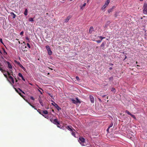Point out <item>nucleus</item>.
I'll return each instance as SVG.
<instances>
[{"label":"nucleus","instance_id":"47","mask_svg":"<svg viewBox=\"0 0 147 147\" xmlns=\"http://www.w3.org/2000/svg\"><path fill=\"white\" fill-rule=\"evenodd\" d=\"M19 90H20V91H21V92H22L23 93V94H24V92H23V91H22V90H21L20 89H19Z\"/></svg>","mask_w":147,"mask_h":147},{"label":"nucleus","instance_id":"30","mask_svg":"<svg viewBox=\"0 0 147 147\" xmlns=\"http://www.w3.org/2000/svg\"><path fill=\"white\" fill-rule=\"evenodd\" d=\"M99 37L101 39V41L103 39L105 38V37H102L101 36H99Z\"/></svg>","mask_w":147,"mask_h":147},{"label":"nucleus","instance_id":"2","mask_svg":"<svg viewBox=\"0 0 147 147\" xmlns=\"http://www.w3.org/2000/svg\"><path fill=\"white\" fill-rule=\"evenodd\" d=\"M143 13L145 14H147V3H144L143 7Z\"/></svg>","mask_w":147,"mask_h":147},{"label":"nucleus","instance_id":"11","mask_svg":"<svg viewBox=\"0 0 147 147\" xmlns=\"http://www.w3.org/2000/svg\"><path fill=\"white\" fill-rule=\"evenodd\" d=\"M6 62L7 64V65H8V67L10 69H12V66L10 64V63L8 61H6Z\"/></svg>","mask_w":147,"mask_h":147},{"label":"nucleus","instance_id":"17","mask_svg":"<svg viewBox=\"0 0 147 147\" xmlns=\"http://www.w3.org/2000/svg\"><path fill=\"white\" fill-rule=\"evenodd\" d=\"M47 51H48V53L49 55H51L52 54V51H51V49H50L49 50H48Z\"/></svg>","mask_w":147,"mask_h":147},{"label":"nucleus","instance_id":"16","mask_svg":"<svg viewBox=\"0 0 147 147\" xmlns=\"http://www.w3.org/2000/svg\"><path fill=\"white\" fill-rule=\"evenodd\" d=\"M120 12H117L115 13V17H117L118 16H119V13Z\"/></svg>","mask_w":147,"mask_h":147},{"label":"nucleus","instance_id":"23","mask_svg":"<svg viewBox=\"0 0 147 147\" xmlns=\"http://www.w3.org/2000/svg\"><path fill=\"white\" fill-rule=\"evenodd\" d=\"M11 14H12L13 15V16L12 17V18H15L16 17V15L15 14H14L13 13V12H11Z\"/></svg>","mask_w":147,"mask_h":147},{"label":"nucleus","instance_id":"21","mask_svg":"<svg viewBox=\"0 0 147 147\" xmlns=\"http://www.w3.org/2000/svg\"><path fill=\"white\" fill-rule=\"evenodd\" d=\"M27 9H26L24 12V14L25 16H26L27 15Z\"/></svg>","mask_w":147,"mask_h":147},{"label":"nucleus","instance_id":"57","mask_svg":"<svg viewBox=\"0 0 147 147\" xmlns=\"http://www.w3.org/2000/svg\"><path fill=\"white\" fill-rule=\"evenodd\" d=\"M105 96V95H103L102 96V97H104Z\"/></svg>","mask_w":147,"mask_h":147},{"label":"nucleus","instance_id":"13","mask_svg":"<svg viewBox=\"0 0 147 147\" xmlns=\"http://www.w3.org/2000/svg\"><path fill=\"white\" fill-rule=\"evenodd\" d=\"M18 76L19 77H21L22 78V80L23 81H25V79L24 78V77H23L22 74H21V73H19L18 74Z\"/></svg>","mask_w":147,"mask_h":147},{"label":"nucleus","instance_id":"26","mask_svg":"<svg viewBox=\"0 0 147 147\" xmlns=\"http://www.w3.org/2000/svg\"><path fill=\"white\" fill-rule=\"evenodd\" d=\"M38 111L39 113L41 115H42L43 116L45 117V116L43 114L42 111V112L39 111Z\"/></svg>","mask_w":147,"mask_h":147},{"label":"nucleus","instance_id":"48","mask_svg":"<svg viewBox=\"0 0 147 147\" xmlns=\"http://www.w3.org/2000/svg\"><path fill=\"white\" fill-rule=\"evenodd\" d=\"M109 128H109V127H108V128L107 129V132H109Z\"/></svg>","mask_w":147,"mask_h":147},{"label":"nucleus","instance_id":"59","mask_svg":"<svg viewBox=\"0 0 147 147\" xmlns=\"http://www.w3.org/2000/svg\"><path fill=\"white\" fill-rule=\"evenodd\" d=\"M143 0H140V1H142Z\"/></svg>","mask_w":147,"mask_h":147},{"label":"nucleus","instance_id":"33","mask_svg":"<svg viewBox=\"0 0 147 147\" xmlns=\"http://www.w3.org/2000/svg\"><path fill=\"white\" fill-rule=\"evenodd\" d=\"M113 125V123H111L109 125L108 127H109V128H110V127H111Z\"/></svg>","mask_w":147,"mask_h":147},{"label":"nucleus","instance_id":"61","mask_svg":"<svg viewBox=\"0 0 147 147\" xmlns=\"http://www.w3.org/2000/svg\"><path fill=\"white\" fill-rule=\"evenodd\" d=\"M73 0H69V1H73Z\"/></svg>","mask_w":147,"mask_h":147},{"label":"nucleus","instance_id":"51","mask_svg":"<svg viewBox=\"0 0 147 147\" xmlns=\"http://www.w3.org/2000/svg\"><path fill=\"white\" fill-rule=\"evenodd\" d=\"M112 69V67H110V68H109V70H111Z\"/></svg>","mask_w":147,"mask_h":147},{"label":"nucleus","instance_id":"29","mask_svg":"<svg viewBox=\"0 0 147 147\" xmlns=\"http://www.w3.org/2000/svg\"><path fill=\"white\" fill-rule=\"evenodd\" d=\"M106 43H104L103 42L101 45V47H104V45Z\"/></svg>","mask_w":147,"mask_h":147},{"label":"nucleus","instance_id":"14","mask_svg":"<svg viewBox=\"0 0 147 147\" xmlns=\"http://www.w3.org/2000/svg\"><path fill=\"white\" fill-rule=\"evenodd\" d=\"M70 18V16H68L66 18L65 20V22H67Z\"/></svg>","mask_w":147,"mask_h":147},{"label":"nucleus","instance_id":"3","mask_svg":"<svg viewBox=\"0 0 147 147\" xmlns=\"http://www.w3.org/2000/svg\"><path fill=\"white\" fill-rule=\"evenodd\" d=\"M110 2V0H107L105 1L104 5L101 8V9L102 10H105V9L108 6Z\"/></svg>","mask_w":147,"mask_h":147},{"label":"nucleus","instance_id":"63","mask_svg":"<svg viewBox=\"0 0 147 147\" xmlns=\"http://www.w3.org/2000/svg\"><path fill=\"white\" fill-rule=\"evenodd\" d=\"M8 73V74H9V76L10 75V74H9V73Z\"/></svg>","mask_w":147,"mask_h":147},{"label":"nucleus","instance_id":"7","mask_svg":"<svg viewBox=\"0 0 147 147\" xmlns=\"http://www.w3.org/2000/svg\"><path fill=\"white\" fill-rule=\"evenodd\" d=\"M89 98L91 102L92 103H94V100L93 96L92 95H90L89 96Z\"/></svg>","mask_w":147,"mask_h":147},{"label":"nucleus","instance_id":"52","mask_svg":"<svg viewBox=\"0 0 147 147\" xmlns=\"http://www.w3.org/2000/svg\"><path fill=\"white\" fill-rule=\"evenodd\" d=\"M45 118H47V119H48V116H47V117H46L45 116V117H44Z\"/></svg>","mask_w":147,"mask_h":147},{"label":"nucleus","instance_id":"5","mask_svg":"<svg viewBox=\"0 0 147 147\" xmlns=\"http://www.w3.org/2000/svg\"><path fill=\"white\" fill-rule=\"evenodd\" d=\"M76 100L74 99H71V100L72 101V102L74 104H76L77 103H80L81 102L79 101V100L77 98H76Z\"/></svg>","mask_w":147,"mask_h":147},{"label":"nucleus","instance_id":"12","mask_svg":"<svg viewBox=\"0 0 147 147\" xmlns=\"http://www.w3.org/2000/svg\"><path fill=\"white\" fill-rule=\"evenodd\" d=\"M93 30L94 28L92 26L90 27L89 29V33H91Z\"/></svg>","mask_w":147,"mask_h":147},{"label":"nucleus","instance_id":"20","mask_svg":"<svg viewBox=\"0 0 147 147\" xmlns=\"http://www.w3.org/2000/svg\"><path fill=\"white\" fill-rule=\"evenodd\" d=\"M39 102L40 104V105L42 107L44 106L43 103L42 101V100H39Z\"/></svg>","mask_w":147,"mask_h":147},{"label":"nucleus","instance_id":"8","mask_svg":"<svg viewBox=\"0 0 147 147\" xmlns=\"http://www.w3.org/2000/svg\"><path fill=\"white\" fill-rule=\"evenodd\" d=\"M66 127L69 130L71 131H72L74 129L73 127L71 126H67Z\"/></svg>","mask_w":147,"mask_h":147},{"label":"nucleus","instance_id":"36","mask_svg":"<svg viewBox=\"0 0 147 147\" xmlns=\"http://www.w3.org/2000/svg\"><path fill=\"white\" fill-rule=\"evenodd\" d=\"M96 42L98 43H100L101 42V40H96Z\"/></svg>","mask_w":147,"mask_h":147},{"label":"nucleus","instance_id":"64","mask_svg":"<svg viewBox=\"0 0 147 147\" xmlns=\"http://www.w3.org/2000/svg\"><path fill=\"white\" fill-rule=\"evenodd\" d=\"M62 0L63 1H65L66 0Z\"/></svg>","mask_w":147,"mask_h":147},{"label":"nucleus","instance_id":"32","mask_svg":"<svg viewBox=\"0 0 147 147\" xmlns=\"http://www.w3.org/2000/svg\"><path fill=\"white\" fill-rule=\"evenodd\" d=\"M131 116L134 119H136V117L134 115H133L132 114L131 115Z\"/></svg>","mask_w":147,"mask_h":147},{"label":"nucleus","instance_id":"4","mask_svg":"<svg viewBox=\"0 0 147 147\" xmlns=\"http://www.w3.org/2000/svg\"><path fill=\"white\" fill-rule=\"evenodd\" d=\"M8 80L11 84H13L14 83V80L13 79L11 76H9Z\"/></svg>","mask_w":147,"mask_h":147},{"label":"nucleus","instance_id":"25","mask_svg":"<svg viewBox=\"0 0 147 147\" xmlns=\"http://www.w3.org/2000/svg\"><path fill=\"white\" fill-rule=\"evenodd\" d=\"M113 10L111 8L108 10V11L109 13H110L113 11Z\"/></svg>","mask_w":147,"mask_h":147},{"label":"nucleus","instance_id":"19","mask_svg":"<svg viewBox=\"0 0 147 147\" xmlns=\"http://www.w3.org/2000/svg\"><path fill=\"white\" fill-rule=\"evenodd\" d=\"M46 48L47 49V51L48 50H49L50 49H50V48L49 47V46H48V45H47L46 46Z\"/></svg>","mask_w":147,"mask_h":147},{"label":"nucleus","instance_id":"42","mask_svg":"<svg viewBox=\"0 0 147 147\" xmlns=\"http://www.w3.org/2000/svg\"><path fill=\"white\" fill-rule=\"evenodd\" d=\"M115 8V6H113V7H112V8H111L113 10Z\"/></svg>","mask_w":147,"mask_h":147},{"label":"nucleus","instance_id":"6","mask_svg":"<svg viewBox=\"0 0 147 147\" xmlns=\"http://www.w3.org/2000/svg\"><path fill=\"white\" fill-rule=\"evenodd\" d=\"M51 121L53 122V123L55 124L58 125H59V121H58V120L57 119H54V120H53V121H52V120H51Z\"/></svg>","mask_w":147,"mask_h":147},{"label":"nucleus","instance_id":"35","mask_svg":"<svg viewBox=\"0 0 147 147\" xmlns=\"http://www.w3.org/2000/svg\"><path fill=\"white\" fill-rule=\"evenodd\" d=\"M0 42L1 43H2V44H3V40H2V39L1 38H0Z\"/></svg>","mask_w":147,"mask_h":147},{"label":"nucleus","instance_id":"31","mask_svg":"<svg viewBox=\"0 0 147 147\" xmlns=\"http://www.w3.org/2000/svg\"><path fill=\"white\" fill-rule=\"evenodd\" d=\"M111 91L113 92H115V88H111Z\"/></svg>","mask_w":147,"mask_h":147},{"label":"nucleus","instance_id":"9","mask_svg":"<svg viewBox=\"0 0 147 147\" xmlns=\"http://www.w3.org/2000/svg\"><path fill=\"white\" fill-rule=\"evenodd\" d=\"M76 133H77V132L74 129L72 131H71V134L72 135L75 137H77L76 136Z\"/></svg>","mask_w":147,"mask_h":147},{"label":"nucleus","instance_id":"1","mask_svg":"<svg viewBox=\"0 0 147 147\" xmlns=\"http://www.w3.org/2000/svg\"><path fill=\"white\" fill-rule=\"evenodd\" d=\"M78 141L82 146H84L85 145L84 144V143L85 142V140L84 138L82 137H80L78 138Z\"/></svg>","mask_w":147,"mask_h":147},{"label":"nucleus","instance_id":"40","mask_svg":"<svg viewBox=\"0 0 147 147\" xmlns=\"http://www.w3.org/2000/svg\"><path fill=\"white\" fill-rule=\"evenodd\" d=\"M76 78L78 80H79V78L78 76H76Z\"/></svg>","mask_w":147,"mask_h":147},{"label":"nucleus","instance_id":"50","mask_svg":"<svg viewBox=\"0 0 147 147\" xmlns=\"http://www.w3.org/2000/svg\"><path fill=\"white\" fill-rule=\"evenodd\" d=\"M38 91H39V92H40V94H42V92H41L40 90H38Z\"/></svg>","mask_w":147,"mask_h":147},{"label":"nucleus","instance_id":"55","mask_svg":"<svg viewBox=\"0 0 147 147\" xmlns=\"http://www.w3.org/2000/svg\"><path fill=\"white\" fill-rule=\"evenodd\" d=\"M90 0H87V3H88Z\"/></svg>","mask_w":147,"mask_h":147},{"label":"nucleus","instance_id":"22","mask_svg":"<svg viewBox=\"0 0 147 147\" xmlns=\"http://www.w3.org/2000/svg\"><path fill=\"white\" fill-rule=\"evenodd\" d=\"M29 20L30 22H33L34 21L33 18H29Z\"/></svg>","mask_w":147,"mask_h":147},{"label":"nucleus","instance_id":"15","mask_svg":"<svg viewBox=\"0 0 147 147\" xmlns=\"http://www.w3.org/2000/svg\"><path fill=\"white\" fill-rule=\"evenodd\" d=\"M19 66L24 71H26L25 68L20 64L19 63Z\"/></svg>","mask_w":147,"mask_h":147},{"label":"nucleus","instance_id":"39","mask_svg":"<svg viewBox=\"0 0 147 147\" xmlns=\"http://www.w3.org/2000/svg\"><path fill=\"white\" fill-rule=\"evenodd\" d=\"M23 33H24V32L23 31H22V32H21L20 33V35H22Z\"/></svg>","mask_w":147,"mask_h":147},{"label":"nucleus","instance_id":"54","mask_svg":"<svg viewBox=\"0 0 147 147\" xmlns=\"http://www.w3.org/2000/svg\"><path fill=\"white\" fill-rule=\"evenodd\" d=\"M17 63L19 65V63H20V62H17Z\"/></svg>","mask_w":147,"mask_h":147},{"label":"nucleus","instance_id":"44","mask_svg":"<svg viewBox=\"0 0 147 147\" xmlns=\"http://www.w3.org/2000/svg\"><path fill=\"white\" fill-rule=\"evenodd\" d=\"M0 70L2 72H3V70L2 68H1V67H0Z\"/></svg>","mask_w":147,"mask_h":147},{"label":"nucleus","instance_id":"60","mask_svg":"<svg viewBox=\"0 0 147 147\" xmlns=\"http://www.w3.org/2000/svg\"><path fill=\"white\" fill-rule=\"evenodd\" d=\"M30 85H32V84H31V83H30Z\"/></svg>","mask_w":147,"mask_h":147},{"label":"nucleus","instance_id":"46","mask_svg":"<svg viewBox=\"0 0 147 147\" xmlns=\"http://www.w3.org/2000/svg\"><path fill=\"white\" fill-rule=\"evenodd\" d=\"M145 38L147 40V34L145 35Z\"/></svg>","mask_w":147,"mask_h":147},{"label":"nucleus","instance_id":"10","mask_svg":"<svg viewBox=\"0 0 147 147\" xmlns=\"http://www.w3.org/2000/svg\"><path fill=\"white\" fill-rule=\"evenodd\" d=\"M54 107L57 109L58 111H59L61 109V108L59 107L58 105L56 104H55Z\"/></svg>","mask_w":147,"mask_h":147},{"label":"nucleus","instance_id":"38","mask_svg":"<svg viewBox=\"0 0 147 147\" xmlns=\"http://www.w3.org/2000/svg\"><path fill=\"white\" fill-rule=\"evenodd\" d=\"M26 39L28 41V42H29V39L28 37H26Z\"/></svg>","mask_w":147,"mask_h":147},{"label":"nucleus","instance_id":"45","mask_svg":"<svg viewBox=\"0 0 147 147\" xmlns=\"http://www.w3.org/2000/svg\"><path fill=\"white\" fill-rule=\"evenodd\" d=\"M3 51H4V52L5 53V54L6 55L7 54V52H6L5 51V50L4 49H3Z\"/></svg>","mask_w":147,"mask_h":147},{"label":"nucleus","instance_id":"43","mask_svg":"<svg viewBox=\"0 0 147 147\" xmlns=\"http://www.w3.org/2000/svg\"><path fill=\"white\" fill-rule=\"evenodd\" d=\"M30 98L33 100H34V98L32 96H31Z\"/></svg>","mask_w":147,"mask_h":147},{"label":"nucleus","instance_id":"27","mask_svg":"<svg viewBox=\"0 0 147 147\" xmlns=\"http://www.w3.org/2000/svg\"><path fill=\"white\" fill-rule=\"evenodd\" d=\"M86 3H84L83 4V6H80V8L81 9H82V7H85L86 5Z\"/></svg>","mask_w":147,"mask_h":147},{"label":"nucleus","instance_id":"24","mask_svg":"<svg viewBox=\"0 0 147 147\" xmlns=\"http://www.w3.org/2000/svg\"><path fill=\"white\" fill-rule=\"evenodd\" d=\"M125 112L127 113V114L130 115H131V114L127 110H126L125 111Z\"/></svg>","mask_w":147,"mask_h":147},{"label":"nucleus","instance_id":"53","mask_svg":"<svg viewBox=\"0 0 147 147\" xmlns=\"http://www.w3.org/2000/svg\"><path fill=\"white\" fill-rule=\"evenodd\" d=\"M127 58V57L126 56V55H125V58L124 59V60H125V59Z\"/></svg>","mask_w":147,"mask_h":147},{"label":"nucleus","instance_id":"34","mask_svg":"<svg viewBox=\"0 0 147 147\" xmlns=\"http://www.w3.org/2000/svg\"><path fill=\"white\" fill-rule=\"evenodd\" d=\"M113 79V77H110L109 78V80L110 81L111 80H112Z\"/></svg>","mask_w":147,"mask_h":147},{"label":"nucleus","instance_id":"49","mask_svg":"<svg viewBox=\"0 0 147 147\" xmlns=\"http://www.w3.org/2000/svg\"><path fill=\"white\" fill-rule=\"evenodd\" d=\"M16 91H17V92H18V93L19 94H20V96H22V95H21V93H19V92H18V91L16 90Z\"/></svg>","mask_w":147,"mask_h":147},{"label":"nucleus","instance_id":"62","mask_svg":"<svg viewBox=\"0 0 147 147\" xmlns=\"http://www.w3.org/2000/svg\"><path fill=\"white\" fill-rule=\"evenodd\" d=\"M111 65H113V64H112V63H111Z\"/></svg>","mask_w":147,"mask_h":147},{"label":"nucleus","instance_id":"58","mask_svg":"<svg viewBox=\"0 0 147 147\" xmlns=\"http://www.w3.org/2000/svg\"><path fill=\"white\" fill-rule=\"evenodd\" d=\"M57 127H60L59 126V125H57Z\"/></svg>","mask_w":147,"mask_h":147},{"label":"nucleus","instance_id":"41","mask_svg":"<svg viewBox=\"0 0 147 147\" xmlns=\"http://www.w3.org/2000/svg\"><path fill=\"white\" fill-rule=\"evenodd\" d=\"M55 104H56L55 102H53V103H51V105L54 106Z\"/></svg>","mask_w":147,"mask_h":147},{"label":"nucleus","instance_id":"56","mask_svg":"<svg viewBox=\"0 0 147 147\" xmlns=\"http://www.w3.org/2000/svg\"><path fill=\"white\" fill-rule=\"evenodd\" d=\"M99 99V100L100 101V102H101V99H100L99 98V99Z\"/></svg>","mask_w":147,"mask_h":147},{"label":"nucleus","instance_id":"37","mask_svg":"<svg viewBox=\"0 0 147 147\" xmlns=\"http://www.w3.org/2000/svg\"><path fill=\"white\" fill-rule=\"evenodd\" d=\"M27 45L29 48H30V44L28 43H27Z\"/></svg>","mask_w":147,"mask_h":147},{"label":"nucleus","instance_id":"28","mask_svg":"<svg viewBox=\"0 0 147 147\" xmlns=\"http://www.w3.org/2000/svg\"><path fill=\"white\" fill-rule=\"evenodd\" d=\"M27 101L32 108H34L35 109H35V107L34 106L32 105L31 104H30V103L28 102Z\"/></svg>","mask_w":147,"mask_h":147},{"label":"nucleus","instance_id":"18","mask_svg":"<svg viewBox=\"0 0 147 147\" xmlns=\"http://www.w3.org/2000/svg\"><path fill=\"white\" fill-rule=\"evenodd\" d=\"M42 113L45 114H48V112L47 110H45L42 111Z\"/></svg>","mask_w":147,"mask_h":147}]
</instances>
